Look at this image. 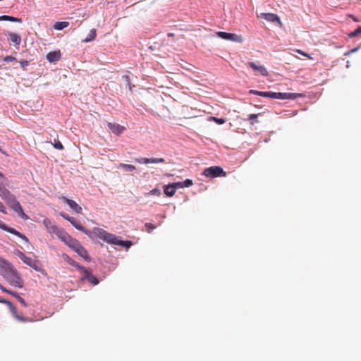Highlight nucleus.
<instances>
[{
    "mask_svg": "<svg viewBox=\"0 0 361 361\" xmlns=\"http://www.w3.org/2000/svg\"><path fill=\"white\" fill-rule=\"evenodd\" d=\"M69 222L76 229L83 232L93 240L99 238L106 243L124 247L127 249H128L132 245V243L130 241L122 240L118 236L108 233L107 231L101 228L95 227L92 231H90L83 227L82 226H81L80 222L73 217L69 219Z\"/></svg>",
    "mask_w": 361,
    "mask_h": 361,
    "instance_id": "f257e3e1",
    "label": "nucleus"
},
{
    "mask_svg": "<svg viewBox=\"0 0 361 361\" xmlns=\"http://www.w3.org/2000/svg\"><path fill=\"white\" fill-rule=\"evenodd\" d=\"M0 197L19 216L25 220L28 219V216L23 212L16 196L6 188V185L4 182H0Z\"/></svg>",
    "mask_w": 361,
    "mask_h": 361,
    "instance_id": "f03ea898",
    "label": "nucleus"
},
{
    "mask_svg": "<svg viewBox=\"0 0 361 361\" xmlns=\"http://www.w3.org/2000/svg\"><path fill=\"white\" fill-rule=\"evenodd\" d=\"M3 278L12 286L18 288H23V281L15 268Z\"/></svg>",
    "mask_w": 361,
    "mask_h": 361,
    "instance_id": "7ed1b4c3",
    "label": "nucleus"
},
{
    "mask_svg": "<svg viewBox=\"0 0 361 361\" xmlns=\"http://www.w3.org/2000/svg\"><path fill=\"white\" fill-rule=\"evenodd\" d=\"M68 246L86 261H90V257H89L87 250L79 243L78 240L74 239L73 243H71Z\"/></svg>",
    "mask_w": 361,
    "mask_h": 361,
    "instance_id": "20e7f679",
    "label": "nucleus"
},
{
    "mask_svg": "<svg viewBox=\"0 0 361 361\" xmlns=\"http://www.w3.org/2000/svg\"><path fill=\"white\" fill-rule=\"evenodd\" d=\"M203 174L207 177H219L224 176L226 173L220 166H211L204 170Z\"/></svg>",
    "mask_w": 361,
    "mask_h": 361,
    "instance_id": "39448f33",
    "label": "nucleus"
},
{
    "mask_svg": "<svg viewBox=\"0 0 361 361\" xmlns=\"http://www.w3.org/2000/svg\"><path fill=\"white\" fill-rule=\"evenodd\" d=\"M216 35L219 37L228 41L235 42H242L243 38L240 35H238L234 33H228L226 32H216Z\"/></svg>",
    "mask_w": 361,
    "mask_h": 361,
    "instance_id": "423d86ee",
    "label": "nucleus"
},
{
    "mask_svg": "<svg viewBox=\"0 0 361 361\" xmlns=\"http://www.w3.org/2000/svg\"><path fill=\"white\" fill-rule=\"evenodd\" d=\"M14 269L13 264L7 259L0 257V275L4 277Z\"/></svg>",
    "mask_w": 361,
    "mask_h": 361,
    "instance_id": "0eeeda50",
    "label": "nucleus"
},
{
    "mask_svg": "<svg viewBox=\"0 0 361 361\" xmlns=\"http://www.w3.org/2000/svg\"><path fill=\"white\" fill-rule=\"evenodd\" d=\"M303 97L302 94L300 93H282V92H273L272 99H295L298 97Z\"/></svg>",
    "mask_w": 361,
    "mask_h": 361,
    "instance_id": "6e6552de",
    "label": "nucleus"
},
{
    "mask_svg": "<svg viewBox=\"0 0 361 361\" xmlns=\"http://www.w3.org/2000/svg\"><path fill=\"white\" fill-rule=\"evenodd\" d=\"M79 269L82 273H83V276H82V280H87L94 286L99 283L98 279L90 273L84 267H79Z\"/></svg>",
    "mask_w": 361,
    "mask_h": 361,
    "instance_id": "1a4fd4ad",
    "label": "nucleus"
},
{
    "mask_svg": "<svg viewBox=\"0 0 361 361\" xmlns=\"http://www.w3.org/2000/svg\"><path fill=\"white\" fill-rule=\"evenodd\" d=\"M42 223L50 234H55L56 235L58 231H59L61 229V228H59L57 226L53 224L48 218L44 219Z\"/></svg>",
    "mask_w": 361,
    "mask_h": 361,
    "instance_id": "9d476101",
    "label": "nucleus"
},
{
    "mask_svg": "<svg viewBox=\"0 0 361 361\" xmlns=\"http://www.w3.org/2000/svg\"><path fill=\"white\" fill-rule=\"evenodd\" d=\"M135 161L138 164H159L164 163L165 161L163 158H145L140 157L135 159Z\"/></svg>",
    "mask_w": 361,
    "mask_h": 361,
    "instance_id": "9b49d317",
    "label": "nucleus"
},
{
    "mask_svg": "<svg viewBox=\"0 0 361 361\" xmlns=\"http://www.w3.org/2000/svg\"><path fill=\"white\" fill-rule=\"evenodd\" d=\"M60 199L65 203H66L71 209H72L74 212L78 214H80L82 212V207L78 205L74 200L68 199L66 197H61Z\"/></svg>",
    "mask_w": 361,
    "mask_h": 361,
    "instance_id": "f8f14e48",
    "label": "nucleus"
},
{
    "mask_svg": "<svg viewBox=\"0 0 361 361\" xmlns=\"http://www.w3.org/2000/svg\"><path fill=\"white\" fill-rule=\"evenodd\" d=\"M56 236L63 242H64L67 245H69L71 243H73L74 238H73L63 228H61Z\"/></svg>",
    "mask_w": 361,
    "mask_h": 361,
    "instance_id": "ddd939ff",
    "label": "nucleus"
},
{
    "mask_svg": "<svg viewBox=\"0 0 361 361\" xmlns=\"http://www.w3.org/2000/svg\"><path fill=\"white\" fill-rule=\"evenodd\" d=\"M247 66L251 68L256 73V74H260L262 75H267L268 74L267 69L259 63L255 62H249Z\"/></svg>",
    "mask_w": 361,
    "mask_h": 361,
    "instance_id": "4468645a",
    "label": "nucleus"
},
{
    "mask_svg": "<svg viewBox=\"0 0 361 361\" xmlns=\"http://www.w3.org/2000/svg\"><path fill=\"white\" fill-rule=\"evenodd\" d=\"M0 302L4 303L8 305V307L10 309V311L11 312L12 314L19 321L24 322L25 319L24 317L19 316L17 314V311L16 307L13 305V304L9 302L8 300H6L5 299L0 298Z\"/></svg>",
    "mask_w": 361,
    "mask_h": 361,
    "instance_id": "2eb2a0df",
    "label": "nucleus"
},
{
    "mask_svg": "<svg viewBox=\"0 0 361 361\" xmlns=\"http://www.w3.org/2000/svg\"><path fill=\"white\" fill-rule=\"evenodd\" d=\"M109 129L116 135L121 134L126 128L116 123H108L107 124Z\"/></svg>",
    "mask_w": 361,
    "mask_h": 361,
    "instance_id": "dca6fc26",
    "label": "nucleus"
},
{
    "mask_svg": "<svg viewBox=\"0 0 361 361\" xmlns=\"http://www.w3.org/2000/svg\"><path fill=\"white\" fill-rule=\"evenodd\" d=\"M23 262L28 265L29 267H32L36 271H40V268L39 267V263L37 260H35L29 257H25V259L23 260Z\"/></svg>",
    "mask_w": 361,
    "mask_h": 361,
    "instance_id": "f3484780",
    "label": "nucleus"
},
{
    "mask_svg": "<svg viewBox=\"0 0 361 361\" xmlns=\"http://www.w3.org/2000/svg\"><path fill=\"white\" fill-rule=\"evenodd\" d=\"M8 40L11 43H13L15 46L18 47L21 42V37L17 33L11 32L8 35Z\"/></svg>",
    "mask_w": 361,
    "mask_h": 361,
    "instance_id": "a211bd4d",
    "label": "nucleus"
},
{
    "mask_svg": "<svg viewBox=\"0 0 361 361\" xmlns=\"http://www.w3.org/2000/svg\"><path fill=\"white\" fill-rule=\"evenodd\" d=\"M61 59V54L60 51H51L47 54V59L51 62H56L58 61Z\"/></svg>",
    "mask_w": 361,
    "mask_h": 361,
    "instance_id": "6ab92c4d",
    "label": "nucleus"
},
{
    "mask_svg": "<svg viewBox=\"0 0 361 361\" xmlns=\"http://www.w3.org/2000/svg\"><path fill=\"white\" fill-rule=\"evenodd\" d=\"M164 192L166 196H173L176 192L175 185H172V183L165 185L164 188Z\"/></svg>",
    "mask_w": 361,
    "mask_h": 361,
    "instance_id": "aec40b11",
    "label": "nucleus"
},
{
    "mask_svg": "<svg viewBox=\"0 0 361 361\" xmlns=\"http://www.w3.org/2000/svg\"><path fill=\"white\" fill-rule=\"evenodd\" d=\"M118 169H122L125 171H133L136 169L135 166L132 164H123L121 163L117 166Z\"/></svg>",
    "mask_w": 361,
    "mask_h": 361,
    "instance_id": "412c9836",
    "label": "nucleus"
},
{
    "mask_svg": "<svg viewBox=\"0 0 361 361\" xmlns=\"http://www.w3.org/2000/svg\"><path fill=\"white\" fill-rule=\"evenodd\" d=\"M69 23L66 21L56 22L54 25V28L56 30H62L63 29L67 27Z\"/></svg>",
    "mask_w": 361,
    "mask_h": 361,
    "instance_id": "4be33fe9",
    "label": "nucleus"
},
{
    "mask_svg": "<svg viewBox=\"0 0 361 361\" xmlns=\"http://www.w3.org/2000/svg\"><path fill=\"white\" fill-rule=\"evenodd\" d=\"M97 33L95 29H92L89 32L87 37L82 40L83 42H89L94 39L96 37Z\"/></svg>",
    "mask_w": 361,
    "mask_h": 361,
    "instance_id": "5701e85b",
    "label": "nucleus"
},
{
    "mask_svg": "<svg viewBox=\"0 0 361 361\" xmlns=\"http://www.w3.org/2000/svg\"><path fill=\"white\" fill-rule=\"evenodd\" d=\"M0 20H8L16 23H22L21 18H15L10 16H0Z\"/></svg>",
    "mask_w": 361,
    "mask_h": 361,
    "instance_id": "b1692460",
    "label": "nucleus"
},
{
    "mask_svg": "<svg viewBox=\"0 0 361 361\" xmlns=\"http://www.w3.org/2000/svg\"><path fill=\"white\" fill-rule=\"evenodd\" d=\"M2 229L12 233V234H14L17 236H20L21 235V233L20 232H18V231L15 230L14 228H9L5 224H2V227H1Z\"/></svg>",
    "mask_w": 361,
    "mask_h": 361,
    "instance_id": "393cba45",
    "label": "nucleus"
},
{
    "mask_svg": "<svg viewBox=\"0 0 361 361\" xmlns=\"http://www.w3.org/2000/svg\"><path fill=\"white\" fill-rule=\"evenodd\" d=\"M161 195V190L159 188H154L150 190L149 192L145 194V197H149L151 195L160 196Z\"/></svg>",
    "mask_w": 361,
    "mask_h": 361,
    "instance_id": "a878e982",
    "label": "nucleus"
},
{
    "mask_svg": "<svg viewBox=\"0 0 361 361\" xmlns=\"http://www.w3.org/2000/svg\"><path fill=\"white\" fill-rule=\"evenodd\" d=\"M250 94H255L260 95V96H263V97H271V92H259V91H257V90H252L250 91Z\"/></svg>",
    "mask_w": 361,
    "mask_h": 361,
    "instance_id": "bb28decb",
    "label": "nucleus"
},
{
    "mask_svg": "<svg viewBox=\"0 0 361 361\" xmlns=\"http://www.w3.org/2000/svg\"><path fill=\"white\" fill-rule=\"evenodd\" d=\"M272 23H276L280 27H283V25L279 17L274 13H272Z\"/></svg>",
    "mask_w": 361,
    "mask_h": 361,
    "instance_id": "cd10ccee",
    "label": "nucleus"
},
{
    "mask_svg": "<svg viewBox=\"0 0 361 361\" xmlns=\"http://www.w3.org/2000/svg\"><path fill=\"white\" fill-rule=\"evenodd\" d=\"M360 34H361V26L357 27L353 32L349 33L348 37L353 38L357 36Z\"/></svg>",
    "mask_w": 361,
    "mask_h": 361,
    "instance_id": "c85d7f7f",
    "label": "nucleus"
},
{
    "mask_svg": "<svg viewBox=\"0 0 361 361\" xmlns=\"http://www.w3.org/2000/svg\"><path fill=\"white\" fill-rule=\"evenodd\" d=\"M257 17L259 18H264L267 20L271 21V13H257Z\"/></svg>",
    "mask_w": 361,
    "mask_h": 361,
    "instance_id": "c756f323",
    "label": "nucleus"
},
{
    "mask_svg": "<svg viewBox=\"0 0 361 361\" xmlns=\"http://www.w3.org/2000/svg\"><path fill=\"white\" fill-rule=\"evenodd\" d=\"M122 79H123V82L126 83V86L128 87L129 90H131L129 75H123Z\"/></svg>",
    "mask_w": 361,
    "mask_h": 361,
    "instance_id": "7c9ffc66",
    "label": "nucleus"
},
{
    "mask_svg": "<svg viewBox=\"0 0 361 361\" xmlns=\"http://www.w3.org/2000/svg\"><path fill=\"white\" fill-rule=\"evenodd\" d=\"M15 255L18 257L22 261L25 259V257H26V255L23 253L21 251L18 250H15L14 252Z\"/></svg>",
    "mask_w": 361,
    "mask_h": 361,
    "instance_id": "2f4dec72",
    "label": "nucleus"
},
{
    "mask_svg": "<svg viewBox=\"0 0 361 361\" xmlns=\"http://www.w3.org/2000/svg\"><path fill=\"white\" fill-rule=\"evenodd\" d=\"M183 182V188H189L192 185V180L190 179H186Z\"/></svg>",
    "mask_w": 361,
    "mask_h": 361,
    "instance_id": "473e14b6",
    "label": "nucleus"
},
{
    "mask_svg": "<svg viewBox=\"0 0 361 361\" xmlns=\"http://www.w3.org/2000/svg\"><path fill=\"white\" fill-rule=\"evenodd\" d=\"M3 61L5 62H12L16 61V59L12 56H7L3 59Z\"/></svg>",
    "mask_w": 361,
    "mask_h": 361,
    "instance_id": "72a5a7b5",
    "label": "nucleus"
},
{
    "mask_svg": "<svg viewBox=\"0 0 361 361\" xmlns=\"http://www.w3.org/2000/svg\"><path fill=\"white\" fill-rule=\"evenodd\" d=\"M295 51L296 52L300 54L301 55L308 58L309 59H312L307 53H306V52H305V51H302L300 49H295Z\"/></svg>",
    "mask_w": 361,
    "mask_h": 361,
    "instance_id": "f704fd0d",
    "label": "nucleus"
},
{
    "mask_svg": "<svg viewBox=\"0 0 361 361\" xmlns=\"http://www.w3.org/2000/svg\"><path fill=\"white\" fill-rule=\"evenodd\" d=\"M212 120H214L216 123L219 124V125H221V124H224L225 123V120L223 119V118H216V117H212Z\"/></svg>",
    "mask_w": 361,
    "mask_h": 361,
    "instance_id": "c9c22d12",
    "label": "nucleus"
},
{
    "mask_svg": "<svg viewBox=\"0 0 361 361\" xmlns=\"http://www.w3.org/2000/svg\"><path fill=\"white\" fill-rule=\"evenodd\" d=\"M54 147L55 149H57L59 150H61L63 149V145L59 141L55 142V143L54 144Z\"/></svg>",
    "mask_w": 361,
    "mask_h": 361,
    "instance_id": "e433bc0d",
    "label": "nucleus"
},
{
    "mask_svg": "<svg viewBox=\"0 0 361 361\" xmlns=\"http://www.w3.org/2000/svg\"><path fill=\"white\" fill-rule=\"evenodd\" d=\"M172 185H175L176 190L177 188H183V181L173 183Z\"/></svg>",
    "mask_w": 361,
    "mask_h": 361,
    "instance_id": "4c0bfd02",
    "label": "nucleus"
},
{
    "mask_svg": "<svg viewBox=\"0 0 361 361\" xmlns=\"http://www.w3.org/2000/svg\"><path fill=\"white\" fill-rule=\"evenodd\" d=\"M145 227L148 228V232H151V231L154 230L156 228V226L151 223H146Z\"/></svg>",
    "mask_w": 361,
    "mask_h": 361,
    "instance_id": "58836bf2",
    "label": "nucleus"
},
{
    "mask_svg": "<svg viewBox=\"0 0 361 361\" xmlns=\"http://www.w3.org/2000/svg\"><path fill=\"white\" fill-rule=\"evenodd\" d=\"M20 66L25 69L29 64V62L27 61H25V60H23L21 61H20Z\"/></svg>",
    "mask_w": 361,
    "mask_h": 361,
    "instance_id": "ea45409f",
    "label": "nucleus"
},
{
    "mask_svg": "<svg viewBox=\"0 0 361 361\" xmlns=\"http://www.w3.org/2000/svg\"><path fill=\"white\" fill-rule=\"evenodd\" d=\"M16 298L18 299V300L25 307L27 306V304L25 301V300L23 298H22L19 295H16Z\"/></svg>",
    "mask_w": 361,
    "mask_h": 361,
    "instance_id": "a19ab883",
    "label": "nucleus"
},
{
    "mask_svg": "<svg viewBox=\"0 0 361 361\" xmlns=\"http://www.w3.org/2000/svg\"><path fill=\"white\" fill-rule=\"evenodd\" d=\"M0 212L6 214V210L2 202H0Z\"/></svg>",
    "mask_w": 361,
    "mask_h": 361,
    "instance_id": "79ce46f5",
    "label": "nucleus"
},
{
    "mask_svg": "<svg viewBox=\"0 0 361 361\" xmlns=\"http://www.w3.org/2000/svg\"><path fill=\"white\" fill-rule=\"evenodd\" d=\"M60 215L63 218L65 219L66 220L68 221H69V219H71L72 217L71 216H69L68 214H65V213H60Z\"/></svg>",
    "mask_w": 361,
    "mask_h": 361,
    "instance_id": "37998d69",
    "label": "nucleus"
},
{
    "mask_svg": "<svg viewBox=\"0 0 361 361\" xmlns=\"http://www.w3.org/2000/svg\"><path fill=\"white\" fill-rule=\"evenodd\" d=\"M19 238H22L26 243L29 242L28 238L25 235H23L22 233H21V235L19 236Z\"/></svg>",
    "mask_w": 361,
    "mask_h": 361,
    "instance_id": "c03bdc74",
    "label": "nucleus"
},
{
    "mask_svg": "<svg viewBox=\"0 0 361 361\" xmlns=\"http://www.w3.org/2000/svg\"><path fill=\"white\" fill-rule=\"evenodd\" d=\"M69 263L72 264L73 266H75L79 269V267H80L78 263L73 262V260L69 261Z\"/></svg>",
    "mask_w": 361,
    "mask_h": 361,
    "instance_id": "a18cd8bd",
    "label": "nucleus"
},
{
    "mask_svg": "<svg viewBox=\"0 0 361 361\" xmlns=\"http://www.w3.org/2000/svg\"><path fill=\"white\" fill-rule=\"evenodd\" d=\"M0 289L4 293L8 292V290L4 287L1 284H0Z\"/></svg>",
    "mask_w": 361,
    "mask_h": 361,
    "instance_id": "49530a36",
    "label": "nucleus"
},
{
    "mask_svg": "<svg viewBox=\"0 0 361 361\" xmlns=\"http://www.w3.org/2000/svg\"><path fill=\"white\" fill-rule=\"evenodd\" d=\"M7 293L11 294V295L15 296L16 298V295H18L17 293H14V292H13L11 290H8V292Z\"/></svg>",
    "mask_w": 361,
    "mask_h": 361,
    "instance_id": "de8ad7c7",
    "label": "nucleus"
},
{
    "mask_svg": "<svg viewBox=\"0 0 361 361\" xmlns=\"http://www.w3.org/2000/svg\"><path fill=\"white\" fill-rule=\"evenodd\" d=\"M257 118V115L256 114H251L250 115V119H253V118Z\"/></svg>",
    "mask_w": 361,
    "mask_h": 361,
    "instance_id": "09e8293b",
    "label": "nucleus"
},
{
    "mask_svg": "<svg viewBox=\"0 0 361 361\" xmlns=\"http://www.w3.org/2000/svg\"><path fill=\"white\" fill-rule=\"evenodd\" d=\"M3 177H4V174L1 172H0V178H3Z\"/></svg>",
    "mask_w": 361,
    "mask_h": 361,
    "instance_id": "8fccbe9b",
    "label": "nucleus"
},
{
    "mask_svg": "<svg viewBox=\"0 0 361 361\" xmlns=\"http://www.w3.org/2000/svg\"><path fill=\"white\" fill-rule=\"evenodd\" d=\"M168 36L171 37V36H173V34L172 33H169Z\"/></svg>",
    "mask_w": 361,
    "mask_h": 361,
    "instance_id": "3c124183",
    "label": "nucleus"
},
{
    "mask_svg": "<svg viewBox=\"0 0 361 361\" xmlns=\"http://www.w3.org/2000/svg\"><path fill=\"white\" fill-rule=\"evenodd\" d=\"M356 50H357V49H352V50H351V52H354V51H355Z\"/></svg>",
    "mask_w": 361,
    "mask_h": 361,
    "instance_id": "603ef678",
    "label": "nucleus"
},
{
    "mask_svg": "<svg viewBox=\"0 0 361 361\" xmlns=\"http://www.w3.org/2000/svg\"><path fill=\"white\" fill-rule=\"evenodd\" d=\"M2 224H3L0 222V228H1V227H2Z\"/></svg>",
    "mask_w": 361,
    "mask_h": 361,
    "instance_id": "864d4df0",
    "label": "nucleus"
}]
</instances>
